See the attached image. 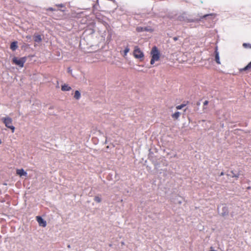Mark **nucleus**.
Listing matches in <instances>:
<instances>
[{
    "mask_svg": "<svg viewBox=\"0 0 251 251\" xmlns=\"http://www.w3.org/2000/svg\"><path fill=\"white\" fill-rule=\"evenodd\" d=\"M151 59L150 63L151 64L153 65L155 61H157L159 60L160 57V52L156 46L152 47L151 51Z\"/></svg>",
    "mask_w": 251,
    "mask_h": 251,
    "instance_id": "nucleus-1",
    "label": "nucleus"
},
{
    "mask_svg": "<svg viewBox=\"0 0 251 251\" xmlns=\"http://www.w3.org/2000/svg\"><path fill=\"white\" fill-rule=\"evenodd\" d=\"M1 121L6 127L10 129L12 133L14 132L15 128L12 125V118L9 117H3L1 118Z\"/></svg>",
    "mask_w": 251,
    "mask_h": 251,
    "instance_id": "nucleus-2",
    "label": "nucleus"
},
{
    "mask_svg": "<svg viewBox=\"0 0 251 251\" xmlns=\"http://www.w3.org/2000/svg\"><path fill=\"white\" fill-rule=\"evenodd\" d=\"M133 56L135 58L143 60L144 57L143 52L141 50L138 46L134 47L133 50Z\"/></svg>",
    "mask_w": 251,
    "mask_h": 251,
    "instance_id": "nucleus-3",
    "label": "nucleus"
},
{
    "mask_svg": "<svg viewBox=\"0 0 251 251\" xmlns=\"http://www.w3.org/2000/svg\"><path fill=\"white\" fill-rule=\"evenodd\" d=\"M26 61V57H21L19 59H18L17 57H14L12 59V63L19 66L21 68H23Z\"/></svg>",
    "mask_w": 251,
    "mask_h": 251,
    "instance_id": "nucleus-4",
    "label": "nucleus"
},
{
    "mask_svg": "<svg viewBox=\"0 0 251 251\" xmlns=\"http://www.w3.org/2000/svg\"><path fill=\"white\" fill-rule=\"evenodd\" d=\"M37 221L39 225L43 227H45L47 225L46 221H45L42 217L37 216L36 217Z\"/></svg>",
    "mask_w": 251,
    "mask_h": 251,
    "instance_id": "nucleus-5",
    "label": "nucleus"
},
{
    "mask_svg": "<svg viewBox=\"0 0 251 251\" xmlns=\"http://www.w3.org/2000/svg\"><path fill=\"white\" fill-rule=\"evenodd\" d=\"M215 60L216 63L218 64H220L221 62L220 61V57L219 52L218 51L217 49L216 48L215 51Z\"/></svg>",
    "mask_w": 251,
    "mask_h": 251,
    "instance_id": "nucleus-6",
    "label": "nucleus"
},
{
    "mask_svg": "<svg viewBox=\"0 0 251 251\" xmlns=\"http://www.w3.org/2000/svg\"><path fill=\"white\" fill-rule=\"evenodd\" d=\"M240 72L243 71H248V72H251V62H250L245 67L241 69L240 70Z\"/></svg>",
    "mask_w": 251,
    "mask_h": 251,
    "instance_id": "nucleus-7",
    "label": "nucleus"
},
{
    "mask_svg": "<svg viewBox=\"0 0 251 251\" xmlns=\"http://www.w3.org/2000/svg\"><path fill=\"white\" fill-rule=\"evenodd\" d=\"M18 48L17 42L15 41L11 43L10 49L13 50H15Z\"/></svg>",
    "mask_w": 251,
    "mask_h": 251,
    "instance_id": "nucleus-8",
    "label": "nucleus"
},
{
    "mask_svg": "<svg viewBox=\"0 0 251 251\" xmlns=\"http://www.w3.org/2000/svg\"><path fill=\"white\" fill-rule=\"evenodd\" d=\"M17 174L20 176H26L27 173L23 169H18L16 171Z\"/></svg>",
    "mask_w": 251,
    "mask_h": 251,
    "instance_id": "nucleus-9",
    "label": "nucleus"
},
{
    "mask_svg": "<svg viewBox=\"0 0 251 251\" xmlns=\"http://www.w3.org/2000/svg\"><path fill=\"white\" fill-rule=\"evenodd\" d=\"M61 90L63 91H68L71 90V87L68 85L64 84L61 86Z\"/></svg>",
    "mask_w": 251,
    "mask_h": 251,
    "instance_id": "nucleus-10",
    "label": "nucleus"
},
{
    "mask_svg": "<svg viewBox=\"0 0 251 251\" xmlns=\"http://www.w3.org/2000/svg\"><path fill=\"white\" fill-rule=\"evenodd\" d=\"M228 208L226 206H224L222 208V212L221 213L222 215L223 216H226L228 215Z\"/></svg>",
    "mask_w": 251,
    "mask_h": 251,
    "instance_id": "nucleus-11",
    "label": "nucleus"
},
{
    "mask_svg": "<svg viewBox=\"0 0 251 251\" xmlns=\"http://www.w3.org/2000/svg\"><path fill=\"white\" fill-rule=\"evenodd\" d=\"M34 41L37 43H39L42 41L41 36L40 35H34Z\"/></svg>",
    "mask_w": 251,
    "mask_h": 251,
    "instance_id": "nucleus-12",
    "label": "nucleus"
},
{
    "mask_svg": "<svg viewBox=\"0 0 251 251\" xmlns=\"http://www.w3.org/2000/svg\"><path fill=\"white\" fill-rule=\"evenodd\" d=\"M180 113L179 112H176L172 115V117L175 120H177L179 117Z\"/></svg>",
    "mask_w": 251,
    "mask_h": 251,
    "instance_id": "nucleus-13",
    "label": "nucleus"
},
{
    "mask_svg": "<svg viewBox=\"0 0 251 251\" xmlns=\"http://www.w3.org/2000/svg\"><path fill=\"white\" fill-rule=\"evenodd\" d=\"M81 95L79 91L76 90L75 92L74 98L76 100H79L80 98Z\"/></svg>",
    "mask_w": 251,
    "mask_h": 251,
    "instance_id": "nucleus-14",
    "label": "nucleus"
},
{
    "mask_svg": "<svg viewBox=\"0 0 251 251\" xmlns=\"http://www.w3.org/2000/svg\"><path fill=\"white\" fill-rule=\"evenodd\" d=\"M94 201H95L96 202H98V203H100V202H101V198H100V197H99V196H96V197H95V198H94Z\"/></svg>",
    "mask_w": 251,
    "mask_h": 251,
    "instance_id": "nucleus-15",
    "label": "nucleus"
},
{
    "mask_svg": "<svg viewBox=\"0 0 251 251\" xmlns=\"http://www.w3.org/2000/svg\"><path fill=\"white\" fill-rule=\"evenodd\" d=\"M207 17H211V18H214L216 17V14L212 13L210 14L205 15L203 16L204 18H206Z\"/></svg>",
    "mask_w": 251,
    "mask_h": 251,
    "instance_id": "nucleus-16",
    "label": "nucleus"
},
{
    "mask_svg": "<svg viewBox=\"0 0 251 251\" xmlns=\"http://www.w3.org/2000/svg\"><path fill=\"white\" fill-rule=\"evenodd\" d=\"M186 104H181L179 105H177L176 107V108L177 109V110H179V109H182V108H183L184 106H185Z\"/></svg>",
    "mask_w": 251,
    "mask_h": 251,
    "instance_id": "nucleus-17",
    "label": "nucleus"
},
{
    "mask_svg": "<svg viewBox=\"0 0 251 251\" xmlns=\"http://www.w3.org/2000/svg\"><path fill=\"white\" fill-rule=\"evenodd\" d=\"M231 173L232 174V175L231 176L232 177H235L237 178L239 177V174H235L233 171H231Z\"/></svg>",
    "mask_w": 251,
    "mask_h": 251,
    "instance_id": "nucleus-18",
    "label": "nucleus"
},
{
    "mask_svg": "<svg viewBox=\"0 0 251 251\" xmlns=\"http://www.w3.org/2000/svg\"><path fill=\"white\" fill-rule=\"evenodd\" d=\"M129 51V48L127 47L124 50V56L126 55L127 53Z\"/></svg>",
    "mask_w": 251,
    "mask_h": 251,
    "instance_id": "nucleus-19",
    "label": "nucleus"
},
{
    "mask_svg": "<svg viewBox=\"0 0 251 251\" xmlns=\"http://www.w3.org/2000/svg\"><path fill=\"white\" fill-rule=\"evenodd\" d=\"M55 6L59 8H63L65 7L64 4L62 3L56 4Z\"/></svg>",
    "mask_w": 251,
    "mask_h": 251,
    "instance_id": "nucleus-20",
    "label": "nucleus"
},
{
    "mask_svg": "<svg viewBox=\"0 0 251 251\" xmlns=\"http://www.w3.org/2000/svg\"><path fill=\"white\" fill-rule=\"evenodd\" d=\"M137 31L138 32L144 31V28L141 27H138L137 28Z\"/></svg>",
    "mask_w": 251,
    "mask_h": 251,
    "instance_id": "nucleus-21",
    "label": "nucleus"
},
{
    "mask_svg": "<svg viewBox=\"0 0 251 251\" xmlns=\"http://www.w3.org/2000/svg\"><path fill=\"white\" fill-rule=\"evenodd\" d=\"M144 28V31H152V29H149L148 28V27H143Z\"/></svg>",
    "mask_w": 251,
    "mask_h": 251,
    "instance_id": "nucleus-22",
    "label": "nucleus"
},
{
    "mask_svg": "<svg viewBox=\"0 0 251 251\" xmlns=\"http://www.w3.org/2000/svg\"><path fill=\"white\" fill-rule=\"evenodd\" d=\"M47 11H55V9L52 8V7H49L47 9Z\"/></svg>",
    "mask_w": 251,
    "mask_h": 251,
    "instance_id": "nucleus-23",
    "label": "nucleus"
},
{
    "mask_svg": "<svg viewBox=\"0 0 251 251\" xmlns=\"http://www.w3.org/2000/svg\"><path fill=\"white\" fill-rule=\"evenodd\" d=\"M208 100H205L204 102H203V105L205 106V105H206L208 104Z\"/></svg>",
    "mask_w": 251,
    "mask_h": 251,
    "instance_id": "nucleus-24",
    "label": "nucleus"
},
{
    "mask_svg": "<svg viewBox=\"0 0 251 251\" xmlns=\"http://www.w3.org/2000/svg\"><path fill=\"white\" fill-rule=\"evenodd\" d=\"M173 40L175 41H177L178 40V37H174L173 38Z\"/></svg>",
    "mask_w": 251,
    "mask_h": 251,
    "instance_id": "nucleus-25",
    "label": "nucleus"
},
{
    "mask_svg": "<svg viewBox=\"0 0 251 251\" xmlns=\"http://www.w3.org/2000/svg\"><path fill=\"white\" fill-rule=\"evenodd\" d=\"M209 251H217L216 250H215L213 249V248L211 247H210V250Z\"/></svg>",
    "mask_w": 251,
    "mask_h": 251,
    "instance_id": "nucleus-26",
    "label": "nucleus"
},
{
    "mask_svg": "<svg viewBox=\"0 0 251 251\" xmlns=\"http://www.w3.org/2000/svg\"><path fill=\"white\" fill-rule=\"evenodd\" d=\"M243 46L245 47H247V43H244L243 44Z\"/></svg>",
    "mask_w": 251,
    "mask_h": 251,
    "instance_id": "nucleus-27",
    "label": "nucleus"
},
{
    "mask_svg": "<svg viewBox=\"0 0 251 251\" xmlns=\"http://www.w3.org/2000/svg\"><path fill=\"white\" fill-rule=\"evenodd\" d=\"M224 173L223 172H222L220 174V176H223L224 175Z\"/></svg>",
    "mask_w": 251,
    "mask_h": 251,
    "instance_id": "nucleus-28",
    "label": "nucleus"
},
{
    "mask_svg": "<svg viewBox=\"0 0 251 251\" xmlns=\"http://www.w3.org/2000/svg\"><path fill=\"white\" fill-rule=\"evenodd\" d=\"M2 143L1 140L0 139V145Z\"/></svg>",
    "mask_w": 251,
    "mask_h": 251,
    "instance_id": "nucleus-29",
    "label": "nucleus"
}]
</instances>
